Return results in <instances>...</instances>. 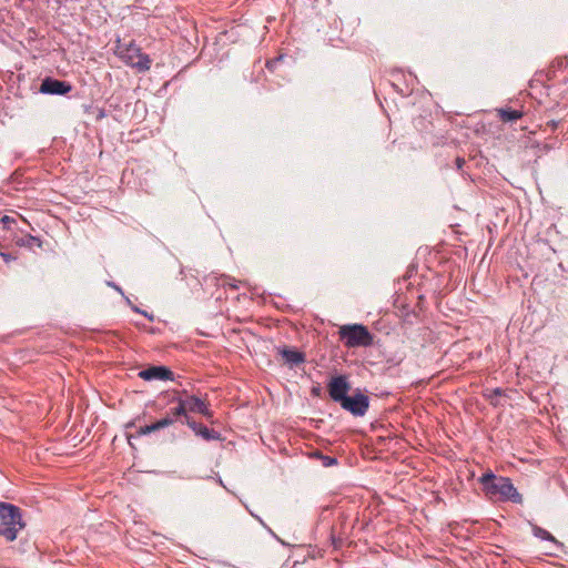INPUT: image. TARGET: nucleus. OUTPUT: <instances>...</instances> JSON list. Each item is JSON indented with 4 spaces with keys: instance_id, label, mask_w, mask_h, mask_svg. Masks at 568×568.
I'll list each match as a JSON object with an SVG mask.
<instances>
[{
    "instance_id": "obj_20",
    "label": "nucleus",
    "mask_w": 568,
    "mask_h": 568,
    "mask_svg": "<svg viewBox=\"0 0 568 568\" xmlns=\"http://www.w3.org/2000/svg\"><path fill=\"white\" fill-rule=\"evenodd\" d=\"M125 300H126L128 304L131 305L132 311H134L135 313H140L141 314V312H142L141 308H139L138 306L132 305L131 301L128 297H125Z\"/></svg>"
},
{
    "instance_id": "obj_23",
    "label": "nucleus",
    "mask_w": 568,
    "mask_h": 568,
    "mask_svg": "<svg viewBox=\"0 0 568 568\" xmlns=\"http://www.w3.org/2000/svg\"><path fill=\"white\" fill-rule=\"evenodd\" d=\"M141 314L144 315L145 317H148L151 322L154 320L153 315L149 314L145 311H142Z\"/></svg>"
},
{
    "instance_id": "obj_6",
    "label": "nucleus",
    "mask_w": 568,
    "mask_h": 568,
    "mask_svg": "<svg viewBox=\"0 0 568 568\" xmlns=\"http://www.w3.org/2000/svg\"><path fill=\"white\" fill-rule=\"evenodd\" d=\"M328 394L332 400L341 404L345 397H347V393L351 389V385L345 375H339L333 377L327 385Z\"/></svg>"
},
{
    "instance_id": "obj_19",
    "label": "nucleus",
    "mask_w": 568,
    "mask_h": 568,
    "mask_svg": "<svg viewBox=\"0 0 568 568\" xmlns=\"http://www.w3.org/2000/svg\"><path fill=\"white\" fill-rule=\"evenodd\" d=\"M282 60V57H278L276 59H272L270 61L266 62V68L270 70V71H273L276 67V64Z\"/></svg>"
},
{
    "instance_id": "obj_26",
    "label": "nucleus",
    "mask_w": 568,
    "mask_h": 568,
    "mask_svg": "<svg viewBox=\"0 0 568 568\" xmlns=\"http://www.w3.org/2000/svg\"><path fill=\"white\" fill-rule=\"evenodd\" d=\"M233 288H236L237 286L235 285V282H232V284H230Z\"/></svg>"
},
{
    "instance_id": "obj_10",
    "label": "nucleus",
    "mask_w": 568,
    "mask_h": 568,
    "mask_svg": "<svg viewBox=\"0 0 568 568\" xmlns=\"http://www.w3.org/2000/svg\"><path fill=\"white\" fill-rule=\"evenodd\" d=\"M186 424L189 427L199 436L204 438L205 440H217L220 439V433L207 428L206 426L196 423L190 418L186 419Z\"/></svg>"
},
{
    "instance_id": "obj_18",
    "label": "nucleus",
    "mask_w": 568,
    "mask_h": 568,
    "mask_svg": "<svg viewBox=\"0 0 568 568\" xmlns=\"http://www.w3.org/2000/svg\"><path fill=\"white\" fill-rule=\"evenodd\" d=\"M173 424H174L173 423V418L168 417V416H165V417H163V418H161V419H159L156 422L159 430L162 429V428L169 427V426H171Z\"/></svg>"
},
{
    "instance_id": "obj_5",
    "label": "nucleus",
    "mask_w": 568,
    "mask_h": 568,
    "mask_svg": "<svg viewBox=\"0 0 568 568\" xmlns=\"http://www.w3.org/2000/svg\"><path fill=\"white\" fill-rule=\"evenodd\" d=\"M339 405L343 409L349 412L354 416H363L368 409L369 402L366 395L357 392L353 396L345 397Z\"/></svg>"
},
{
    "instance_id": "obj_25",
    "label": "nucleus",
    "mask_w": 568,
    "mask_h": 568,
    "mask_svg": "<svg viewBox=\"0 0 568 568\" xmlns=\"http://www.w3.org/2000/svg\"><path fill=\"white\" fill-rule=\"evenodd\" d=\"M320 393V388H313V394H318Z\"/></svg>"
},
{
    "instance_id": "obj_13",
    "label": "nucleus",
    "mask_w": 568,
    "mask_h": 568,
    "mask_svg": "<svg viewBox=\"0 0 568 568\" xmlns=\"http://www.w3.org/2000/svg\"><path fill=\"white\" fill-rule=\"evenodd\" d=\"M168 417L173 418V423H175L179 418L184 416L187 419V415L184 412V406H182L180 398H178V406L172 408L168 414Z\"/></svg>"
},
{
    "instance_id": "obj_14",
    "label": "nucleus",
    "mask_w": 568,
    "mask_h": 568,
    "mask_svg": "<svg viewBox=\"0 0 568 568\" xmlns=\"http://www.w3.org/2000/svg\"><path fill=\"white\" fill-rule=\"evenodd\" d=\"M532 531L536 537H539L541 539L549 540L552 542H557L556 538L550 532H548L547 530H545L536 525L532 526Z\"/></svg>"
},
{
    "instance_id": "obj_11",
    "label": "nucleus",
    "mask_w": 568,
    "mask_h": 568,
    "mask_svg": "<svg viewBox=\"0 0 568 568\" xmlns=\"http://www.w3.org/2000/svg\"><path fill=\"white\" fill-rule=\"evenodd\" d=\"M278 353L290 365H298L305 361L304 354L293 348H280Z\"/></svg>"
},
{
    "instance_id": "obj_15",
    "label": "nucleus",
    "mask_w": 568,
    "mask_h": 568,
    "mask_svg": "<svg viewBox=\"0 0 568 568\" xmlns=\"http://www.w3.org/2000/svg\"><path fill=\"white\" fill-rule=\"evenodd\" d=\"M41 244L42 243H41L40 239L32 236V235H28L26 239L20 240V245L28 246V247H33V246L41 247Z\"/></svg>"
},
{
    "instance_id": "obj_12",
    "label": "nucleus",
    "mask_w": 568,
    "mask_h": 568,
    "mask_svg": "<svg viewBox=\"0 0 568 568\" xmlns=\"http://www.w3.org/2000/svg\"><path fill=\"white\" fill-rule=\"evenodd\" d=\"M499 118L504 122H513L521 118L523 113L517 110H509V109H499L498 110Z\"/></svg>"
},
{
    "instance_id": "obj_1",
    "label": "nucleus",
    "mask_w": 568,
    "mask_h": 568,
    "mask_svg": "<svg viewBox=\"0 0 568 568\" xmlns=\"http://www.w3.org/2000/svg\"><path fill=\"white\" fill-rule=\"evenodd\" d=\"M21 510L16 505L0 501V536L7 541L17 539L18 531L23 529Z\"/></svg>"
},
{
    "instance_id": "obj_24",
    "label": "nucleus",
    "mask_w": 568,
    "mask_h": 568,
    "mask_svg": "<svg viewBox=\"0 0 568 568\" xmlns=\"http://www.w3.org/2000/svg\"><path fill=\"white\" fill-rule=\"evenodd\" d=\"M456 163H457V166L460 169L463 166V164L465 163V161L463 159L458 158L456 160Z\"/></svg>"
},
{
    "instance_id": "obj_7",
    "label": "nucleus",
    "mask_w": 568,
    "mask_h": 568,
    "mask_svg": "<svg viewBox=\"0 0 568 568\" xmlns=\"http://www.w3.org/2000/svg\"><path fill=\"white\" fill-rule=\"evenodd\" d=\"M71 90L72 87L69 82L52 78H45L40 85V92L44 94L63 95L69 93Z\"/></svg>"
},
{
    "instance_id": "obj_3",
    "label": "nucleus",
    "mask_w": 568,
    "mask_h": 568,
    "mask_svg": "<svg viewBox=\"0 0 568 568\" xmlns=\"http://www.w3.org/2000/svg\"><path fill=\"white\" fill-rule=\"evenodd\" d=\"M116 50L121 60L128 65L138 69L140 72L150 70L151 59L148 54L142 53L141 49L134 42L118 45Z\"/></svg>"
},
{
    "instance_id": "obj_16",
    "label": "nucleus",
    "mask_w": 568,
    "mask_h": 568,
    "mask_svg": "<svg viewBox=\"0 0 568 568\" xmlns=\"http://www.w3.org/2000/svg\"><path fill=\"white\" fill-rule=\"evenodd\" d=\"M156 430H159V428H158V425H156V422H155V423H153L151 425H146L144 427H141L138 433H139V435H149V434H151L153 432H156Z\"/></svg>"
},
{
    "instance_id": "obj_2",
    "label": "nucleus",
    "mask_w": 568,
    "mask_h": 568,
    "mask_svg": "<svg viewBox=\"0 0 568 568\" xmlns=\"http://www.w3.org/2000/svg\"><path fill=\"white\" fill-rule=\"evenodd\" d=\"M480 481L486 493L490 496H499L503 499H509L514 503L521 501V496L508 478H496L494 474H485L480 478Z\"/></svg>"
},
{
    "instance_id": "obj_29",
    "label": "nucleus",
    "mask_w": 568,
    "mask_h": 568,
    "mask_svg": "<svg viewBox=\"0 0 568 568\" xmlns=\"http://www.w3.org/2000/svg\"><path fill=\"white\" fill-rule=\"evenodd\" d=\"M336 459L335 458H332L331 460H328V464H332V463H335Z\"/></svg>"
},
{
    "instance_id": "obj_28",
    "label": "nucleus",
    "mask_w": 568,
    "mask_h": 568,
    "mask_svg": "<svg viewBox=\"0 0 568 568\" xmlns=\"http://www.w3.org/2000/svg\"><path fill=\"white\" fill-rule=\"evenodd\" d=\"M336 459L335 458H332L331 460H328V464H332V463H335Z\"/></svg>"
},
{
    "instance_id": "obj_27",
    "label": "nucleus",
    "mask_w": 568,
    "mask_h": 568,
    "mask_svg": "<svg viewBox=\"0 0 568 568\" xmlns=\"http://www.w3.org/2000/svg\"><path fill=\"white\" fill-rule=\"evenodd\" d=\"M233 288H236L237 286L235 285V282H232V284H230Z\"/></svg>"
},
{
    "instance_id": "obj_21",
    "label": "nucleus",
    "mask_w": 568,
    "mask_h": 568,
    "mask_svg": "<svg viewBox=\"0 0 568 568\" xmlns=\"http://www.w3.org/2000/svg\"><path fill=\"white\" fill-rule=\"evenodd\" d=\"M1 256L4 262L9 263L12 260V256L8 253H1Z\"/></svg>"
},
{
    "instance_id": "obj_17",
    "label": "nucleus",
    "mask_w": 568,
    "mask_h": 568,
    "mask_svg": "<svg viewBox=\"0 0 568 568\" xmlns=\"http://www.w3.org/2000/svg\"><path fill=\"white\" fill-rule=\"evenodd\" d=\"M173 424H174L173 423V418L168 417V416H165V417H163V418H161V419H159L156 422L159 430L162 429V428L169 427V426H171Z\"/></svg>"
},
{
    "instance_id": "obj_4",
    "label": "nucleus",
    "mask_w": 568,
    "mask_h": 568,
    "mask_svg": "<svg viewBox=\"0 0 568 568\" xmlns=\"http://www.w3.org/2000/svg\"><path fill=\"white\" fill-rule=\"evenodd\" d=\"M341 339L347 347L368 346L372 343V335L361 324L344 325L339 328Z\"/></svg>"
},
{
    "instance_id": "obj_22",
    "label": "nucleus",
    "mask_w": 568,
    "mask_h": 568,
    "mask_svg": "<svg viewBox=\"0 0 568 568\" xmlns=\"http://www.w3.org/2000/svg\"><path fill=\"white\" fill-rule=\"evenodd\" d=\"M108 284H109L111 287H113L115 291H118L119 293L123 294L122 288H121L120 286H118L116 284L111 283V282H109Z\"/></svg>"
},
{
    "instance_id": "obj_8",
    "label": "nucleus",
    "mask_w": 568,
    "mask_h": 568,
    "mask_svg": "<svg viewBox=\"0 0 568 568\" xmlns=\"http://www.w3.org/2000/svg\"><path fill=\"white\" fill-rule=\"evenodd\" d=\"M139 377L144 381H173L174 374L171 369L165 366H151L146 369H143L139 373Z\"/></svg>"
},
{
    "instance_id": "obj_9",
    "label": "nucleus",
    "mask_w": 568,
    "mask_h": 568,
    "mask_svg": "<svg viewBox=\"0 0 568 568\" xmlns=\"http://www.w3.org/2000/svg\"><path fill=\"white\" fill-rule=\"evenodd\" d=\"M180 402L182 406H184V412H195L199 414H202L205 417H211V410L209 409L207 405L199 397L196 396H190L185 399L180 398Z\"/></svg>"
}]
</instances>
